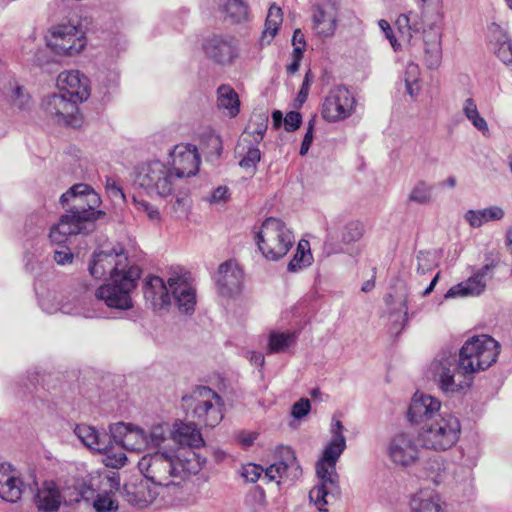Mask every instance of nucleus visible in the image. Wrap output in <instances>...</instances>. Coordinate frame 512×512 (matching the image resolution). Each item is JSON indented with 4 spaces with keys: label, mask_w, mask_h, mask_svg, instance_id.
<instances>
[{
    "label": "nucleus",
    "mask_w": 512,
    "mask_h": 512,
    "mask_svg": "<svg viewBox=\"0 0 512 512\" xmlns=\"http://www.w3.org/2000/svg\"><path fill=\"white\" fill-rule=\"evenodd\" d=\"M60 203L65 213L49 232V239L55 244L66 243L69 236L93 231L95 221L105 215L104 211L96 209L101 198L88 184L73 185L61 195Z\"/></svg>",
    "instance_id": "nucleus-1"
},
{
    "label": "nucleus",
    "mask_w": 512,
    "mask_h": 512,
    "mask_svg": "<svg viewBox=\"0 0 512 512\" xmlns=\"http://www.w3.org/2000/svg\"><path fill=\"white\" fill-rule=\"evenodd\" d=\"M345 449L346 443H342V440L340 442L330 440L325 446L322 456L316 462V475L320 483L310 490L309 498L320 511H326L327 497L339 492V475L336 471V464Z\"/></svg>",
    "instance_id": "nucleus-2"
},
{
    "label": "nucleus",
    "mask_w": 512,
    "mask_h": 512,
    "mask_svg": "<svg viewBox=\"0 0 512 512\" xmlns=\"http://www.w3.org/2000/svg\"><path fill=\"white\" fill-rule=\"evenodd\" d=\"M460 433L459 419L450 413H442L437 419L417 430V441L424 449L447 451L456 445Z\"/></svg>",
    "instance_id": "nucleus-3"
},
{
    "label": "nucleus",
    "mask_w": 512,
    "mask_h": 512,
    "mask_svg": "<svg viewBox=\"0 0 512 512\" xmlns=\"http://www.w3.org/2000/svg\"><path fill=\"white\" fill-rule=\"evenodd\" d=\"M500 353V344L488 335H478L469 338L459 351L457 359L460 366L474 378V375L484 371L494 364Z\"/></svg>",
    "instance_id": "nucleus-4"
},
{
    "label": "nucleus",
    "mask_w": 512,
    "mask_h": 512,
    "mask_svg": "<svg viewBox=\"0 0 512 512\" xmlns=\"http://www.w3.org/2000/svg\"><path fill=\"white\" fill-rule=\"evenodd\" d=\"M138 468L148 481L159 486L176 484L175 479H182L190 469L175 455L160 451L144 455L138 462Z\"/></svg>",
    "instance_id": "nucleus-5"
},
{
    "label": "nucleus",
    "mask_w": 512,
    "mask_h": 512,
    "mask_svg": "<svg viewBox=\"0 0 512 512\" xmlns=\"http://www.w3.org/2000/svg\"><path fill=\"white\" fill-rule=\"evenodd\" d=\"M255 241L266 259L276 261L288 253L295 242V237L282 220L269 217L255 234Z\"/></svg>",
    "instance_id": "nucleus-6"
},
{
    "label": "nucleus",
    "mask_w": 512,
    "mask_h": 512,
    "mask_svg": "<svg viewBox=\"0 0 512 512\" xmlns=\"http://www.w3.org/2000/svg\"><path fill=\"white\" fill-rule=\"evenodd\" d=\"M278 461L271 464L265 470L262 466L249 463L243 467L242 476L249 482L255 483L262 473L268 481H275L278 484L281 479L294 481L302 475V468L297 460L294 450L289 446H278L276 448Z\"/></svg>",
    "instance_id": "nucleus-7"
},
{
    "label": "nucleus",
    "mask_w": 512,
    "mask_h": 512,
    "mask_svg": "<svg viewBox=\"0 0 512 512\" xmlns=\"http://www.w3.org/2000/svg\"><path fill=\"white\" fill-rule=\"evenodd\" d=\"M140 276L141 269L137 265H132L124 274H115L109 283L98 287L95 297L109 308L129 310L133 307L131 293L136 288Z\"/></svg>",
    "instance_id": "nucleus-8"
},
{
    "label": "nucleus",
    "mask_w": 512,
    "mask_h": 512,
    "mask_svg": "<svg viewBox=\"0 0 512 512\" xmlns=\"http://www.w3.org/2000/svg\"><path fill=\"white\" fill-rule=\"evenodd\" d=\"M431 370L438 387L445 393L462 392L473 382V377L461 368L456 355L443 354L433 361Z\"/></svg>",
    "instance_id": "nucleus-9"
},
{
    "label": "nucleus",
    "mask_w": 512,
    "mask_h": 512,
    "mask_svg": "<svg viewBox=\"0 0 512 512\" xmlns=\"http://www.w3.org/2000/svg\"><path fill=\"white\" fill-rule=\"evenodd\" d=\"M176 181L171 169L158 160L141 165L135 177V184L148 195L159 197L172 195Z\"/></svg>",
    "instance_id": "nucleus-10"
},
{
    "label": "nucleus",
    "mask_w": 512,
    "mask_h": 512,
    "mask_svg": "<svg viewBox=\"0 0 512 512\" xmlns=\"http://www.w3.org/2000/svg\"><path fill=\"white\" fill-rule=\"evenodd\" d=\"M193 398L192 417L198 425L215 427L223 418L222 399L212 389L200 387Z\"/></svg>",
    "instance_id": "nucleus-11"
},
{
    "label": "nucleus",
    "mask_w": 512,
    "mask_h": 512,
    "mask_svg": "<svg viewBox=\"0 0 512 512\" xmlns=\"http://www.w3.org/2000/svg\"><path fill=\"white\" fill-rule=\"evenodd\" d=\"M128 257L121 247L110 251H95L89 262V273L96 279H101L107 274L113 279L115 274H124L130 267Z\"/></svg>",
    "instance_id": "nucleus-12"
},
{
    "label": "nucleus",
    "mask_w": 512,
    "mask_h": 512,
    "mask_svg": "<svg viewBox=\"0 0 512 512\" xmlns=\"http://www.w3.org/2000/svg\"><path fill=\"white\" fill-rule=\"evenodd\" d=\"M47 45L57 54L73 56L80 53L86 40L83 31L72 24H60L51 30Z\"/></svg>",
    "instance_id": "nucleus-13"
},
{
    "label": "nucleus",
    "mask_w": 512,
    "mask_h": 512,
    "mask_svg": "<svg viewBox=\"0 0 512 512\" xmlns=\"http://www.w3.org/2000/svg\"><path fill=\"white\" fill-rule=\"evenodd\" d=\"M417 442V437L406 431L391 436L387 444V455L391 462L404 468L414 465L420 458Z\"/></svg>",
    "instance_id": "nucleus-14"
},
{
    "label": "nucleus",
    "mask_w": 512,
    "mask_h": 512,
    "mask_svg": "<svg viewBox=\"0 0 512 512\" xmlns=\"http://www.w3.org/2000/svg\"><path fill=\"white\" fill-rule=\"evenodd\" d=\"M103 486H109L110 490L119 487V480L116 477L100 473H90L87 476L77 479L73 484V491L66 497L69 503H79L85 501L90 503Z\"/></svg>",
    "instance_id": "nucleus-15"
},
{
    "label": "nucleus",
    "mask_w": 512,
    "mask_h": 512,
    "mask_svg": "<svg viewBox=\"0 0 512 512\" xmlns=\"http://www.w3.org/2000/svg\"><path fill=\"white\" fill-rule=\"evenodd\" d=\"M441 408V402L427 394L416 392L408 406L406 417L411 426L423 428L438 418Z\"/></svg>",
    "instance_id": "nucleus-16"
},
{
    "label": "nucleus",
    "mask_w": 512,
    "mask_h": 512,
    "mask_svg": "<svg viewBox=\"0 0 512 512\" xmlns=\"http://www.w3.org/2000/svg\"><path fill=\"white\" fill-rule=\"evenodd\" d=\"M78 103L65 93L52 94L47 96L42 103L45 113L56 123L76 126L78 119Z\"/></svg>",
    "instance_id": "nucleus-17"
},
{
    "label": "nucleus",
    "mask_w": 512,
    "mask_h": 512,
    "mask_svg": "<svg viewBox=\"0 0 512 512\" xmlns=\"http://www.w3.org/2000/svg\"><path fill=\"white\" fill-rule=\"evenodd\" d=\"M170 169L176 180L196 175L200 157L197 148L191 144H178L170 152Z\"/></svg>",
    "instance_id": "nucleus-18"
},
{
    "label": "nucleus",
    "mask_w": 512,
    "mask_h": 512,
    "mask_svg": "<svg viewBox=\"0 0 512 512\" xmlns=\"http://www.w3.org/2000/svg\"><path fill=\"white\" fill-rule=\"evenodd\" d=\"M354 97L345 87H335L325 98L322 116L330 122H336L349 117L354 107Z\"/></svg>",
    "instance_id": "nucleus-19"
},
{
    "label": "nucleus",
    "mask_w": 512,
    "mask_h": 512,
    "mask_svg": "<svg viewBox=\"0 0 512 512\" xmlns=\"http://www.w3.org/2000/svg\"><path fill=\"white\" fill-rule=\"evenodd\" d=\"M313 30L318 36L330 37L335 33L338 19L337 0H319L311 8Z\"/></svg>",
    "instance_id": "nucleus-20"
},
{
    "label": "nucleus",
    "mask_w": 512,
    "mask_h": 512,
    "mask_svg": "<svg viewBox=\"0 0 512 512\" xmlns=\"http://www.w3.org/2000/svg\"><path fill=\"white\" fill-rule=\"evenodd\" d=\"M167 283L179 310L185 313L194 311L195 290L188 284L187 273L182 268L171 270Z\"/></svg>",
    "instance_id": "nucleus-21"
},
{
    "label": "nucleus",
    "mask_w": 512,
    "mask_h": 512,
    "mask_svg": "<svg viewBox=\"0 0 512 512\" xmlns=\"http://www.w3.org/2000/svg\"><path fill=\"white\" fill-rule=\"evenodd\" d=\"M111 438L123 449L141 452L148 449L147 433L140 427L125 423L110 425Z\"/></svg>",
    "instance_id": "nucleus-22"
},
{
    "label": "nucleus",
    "mask_w": 512,
    "mask_h": 512,
    "mask_svg": "<svg viewBox=\"0 0 512 512\" xmlns=\"http://www.w3.org/2000/svg\"><path fill=\"white\" fill-rule=\"evenodd\" d=\"M60 92L65 93L77 102H83L90 95L89 79L78 70L61 72L57 77Z\"/></svg>",
    "instance_id": "nucleus-23"
},
{
    "label": "nucleus",
    "mask_w": 512,
    "mask_h": 512,
    "mask_svg": "<svg viewBox=\"0 0 512 512\" xmlns=\"http://www.w3.org/2000/svg\"><path fill=\"white\" fill-rule=\"evenodd\" d=\"M203 50L209 59L219 64H229L237 57V45L232 37L214 35L205 41Z\"/></svg>",
    "instance_id": "nucleus-24"
},
{
    "label": "nucleus",
    "mask_w": 512,
    "mask_h": 512,
    "mask_svg": "<svg viewBox=\"0 0 512 512\" xmlns=\"http://www.w3.org/2000/svg\"><path fill=\"white\" fill-rule=\"evenodd\" d=\"M25 485L19 473L7 463L0 464V498L6 502H18Z\"/></svg>",
    "instance_id": "nucleus-25"
},
{
    "label": "nucleus",
    "mask_w": 512,
    "mask_h": 512,
    "mask_svg": "<svg viewBox=\"0 0 512 512\" xmlns=\"http://www.w3.org/2000/svg\"><path fill=\"white\" fill-rule=\"evenodd\" d=\"M242 280L243 272L236 263L227 261L219 266L216 283L222 296L231 297L239 293Z\"/></svg>",
    "instance_id": "nucleus-26"
},
{
    "label": "nucleus",
    "mask_w": 512,
    "mask_h": 512,
    "mask_svg": "<svg viewBox=\"0 0 512 512\" xmlns=\"http://www.w3.org/2000/svg\"><path fill=\"white\" fill-rule=\"evenodd\" d=\"M492 269V265L486 264L475 272L465 282H461L451 287L445 294V298H455L464 296H479L484 292L487 285V276Z\"/></svg>",
    "instance_id": "nucleus-27"
},
{
    "label": "nucleus",
    "mask_w": 512,
    "mask_h": 512,
    "mask_svg": "<svg viewBox=\"0 0 512 512\" xmlns=\"http://www.w3.org/2000/svg\"><path fill=\"white\" fill-rule=\"evenodd\" d=\"M170 288L162 278L149 276L144 284L143 293L147 302H150L154 310L166 309L171 304Z\"/></svg>",
    "instance_id": "nucleus-28"
},
{
    "label": "nucleus",
    "mask_w": 512,
    "mask_h": 512,
    "mask_svg": "<svg viewBox=\"0 0 512 512\" xmlns=\"http://www.w3.org/2000/svg\"><path fill=\"white\" fill-rule=\"evenodd\" d=\"M487 38L493 53L504 64H512V43L506 30L496 23H491L487 28Z\"/></svg>",
    "instance_id": "nucleus-29"
},
{
    "label": "nucleus",
    "mask_w": 512,
    "mask_h": 512,
    "mask_svg": "<svg viewBox=\"0 0 512 512\" xmlns=\"http://www.w3.org/2000/svg\"><path fill=\"white\" fill-rule=\"evenodd\" d=\"M64 501L66 498L54 481H44L34 496V504L42 512H56Z\"/></svg>",
    "instance_id": "nucleus-30"
},
{
    "label": "nucleus",
    "mask_w": 512,
    "mask_h": 512,
    "mask_svg": "<svg viewBox=\"0 0 512 512\" xmlns=\"http://www.w3.org/2000/svg\"><path fill=\"white\" fill-rule=\"evenodd\" d=\"M156 495L157 493L144 480L126 483L123 487L124 500L138 509L149 506L155 500Z\"/></svg>",
    "instance_id": "nucleus-31"
},
{
    "label": "nucleus",
    "mask_w": 512,
    "mask_h": 512,
    "mask_svg": "<svg viewBox=\"0 0 512 512\" xmlns=\"http://www.w3.org/2000/svg\"><path fill=\"white\" fill-rule=\"evenodd\" d=\"M410 512H445V503L441 496L431 489H420L411 495Z\"/></svg>",
    "instance_id": "nucleus-32"
},
{
    "label": "nucleus",
    "mask_w": 512,
    "mask_h": 512,
    "mask_svg": "<svg viewBox=\"0 0 512 512\" xmlns=\"http://www.w3.org/2000/svg\"><path fill=\"white\" fill-rule=\"evenodd\" d=\"M74 433L78 439L91 450L102 452L107 451L109 448L111 434L100 433L94 427L86 424L76 425Z\"/></svg>",
    "instance_id": "nucleus-33"
},
{
    "label": "nucleus",
    "mask_w": 512,
    "mask_h": 512,
    "mask_svg": "<svg viewBox=\"0 0 512 512\" xmlns=\"http://www.w3.org/2000/svg\"><path fill=\"white\" fill-rule=\"evenodd\" d=\"M423 60L428 69H437L442 60L441 34L438 31H424Z\"/></svg>",
    "instance_id": "nucleus-34"
},
{
    "label": "nucleus",
    "mask_w": 512,
    "mask_h": 512,
    "mask_svg": "<svg viewBox=\"0 0 512 512\" xmlns=\"http://www.w3.org/2000/svg\"><path fill=\"white\" fill-rule=\"evenodd\" d=\"M217 108L231 118L240 112V100L236 91L229 85H221L217 89Z\"/></svg>",
    "instance_id": "nucleus-35"
},
{
    "label": "nucleus",
    "mask_w": 512,
    "mask_h": 512,
    "mask_svg": "<svg viewBox=\"0 0 512 512\" xmlns=\"http://www.w3.org/2000/svg\"><path fill=\"white\" fill-rule=\"evenodd\" d=\"M504 210L499 206H491L481 210H468L465 220L474 228L481 227L489 221L500 220L504 217Z\"/></svg>",
    "instance_id": "nucleus-36"
},
{
    "label": "nucleus",
    "mask_w": 512,
    "mask_h": 512,
    "mask_svg": "<svg viewBox=\"0 0 512 512\" xmlns=\"http://www.w3.org/2000/svg\"><path fill=\"white\" fill-rule=\"evenodd\" d=\"M297 340L294 331H272L268 338V353H282L293 346Z\"/></svg>",
    "instance_id": "nucleus-37"
},
{
    "label": "nucleus",
    "mask_w": 512,
    "mask_h": 512,
    "mask_svg": "<svg viewBox=\"0 0 512 512\" xmlns=\"http://www.w3.org/2000/svg\"><path fill=\"white\" fill-rule=\"evenodd\" d=\"M416 2L420 8L423 21L435 26L443 20V0H416Z\"/></svg>",
    "instance_id": "nucleus-38"
},
{
    "label": "nucleus",
    "mask_w": 512,
    "mask_h": 512,
    "mask_svg": "<svg viewBox=\"0 0 512 512\" xmlns=\"http://www.w3.org/2000/svg\"><path fill=\"white\" fill-rule=\"evenodd\" d=\"M417 18V15L412 11L406 14H401L397 18L396 25L403 38L410 40L413 33L425 31L423 21L420 22Z\"/></svg>",
    "instance_id": "nucleus-39"
},
{
    "label": "nucleus",
    "mask_w": 512,
    "mask_h": 512,
    "mask_svg": "<svg viewBox=\"0 0 512 512\" xmlns=\"http://www.w3.org/2000/svg\"><path fill=\"white\" fill-rule=\"evenodd\" d=\"M433 188L432 184L419 180L411 189L408 200L419 205L429 204L433 201Z\"/></svg>",
    "instance_id": "nucleus-40"
},
{
    "label": "nucleus",
    "mask_w": 512,
    "mask_h": 512,
    "mask_svg": "<svg viewBox=\"0 0 512 512\" xmlns=\"http://www.w3.org/2000/svg\"><path fill=\"white\" fill-rule=\"evenodd\" d=\"M112 491L109 486H103L96 497L91 501L96 512H116L118 510V502L113 498Z\"/></svg>",
    "instance_id": "nucleus-41"
},
{
    "label": "nucleus",
    "mask_w": 512,
    "mask_h": 512,
    "mask_svg": "<svg viewBox=\"0 0 512 512\" xmlns=\"http://www.w3.org/2000/svg\"><path fill=\"white\" fill-rule=\"evenodd\" d=\"M404 82L406 92L410 97L415 98L421 90L420 68L416 63L410 62L407 64L404 72Z\"/></svg>",
    "instance_id": "nucleus-42"
},
{
    "label": "nucleus",
    "mask_w": 512,
    "mask_h": 512,
    "mask_svg": "<svg viewBox=\"0 0 512 512\" xmlns=\"http://www.w3.org/2000/svg\"><path fill=\"white\" fill-rule=\"evenodd\" d=\"M311 253L309 249L308 241H300L297 246L296 253L292 260L288 263V270L290 272H297L303 267L310 265L311 263Z\"/></svg>",
    "instance_id": "nucleus-43"
},
{
    "label": "nucleus",
    "mask_w": 512,
    "mask_h": 512,
    "mask_svg": "<svg viewBox=\"0 0 512 512\" xmlns=\"http://www.w3.org/2000/svg\"><path fill=\"white\" fill-rule=\"evenodd\" d=\"M9 87L11 91L7 94V97L10 104L19 110H27L30 104V95L24 87L15 81L9 82Z\"/></svg>",
    "instance_id": "nucleus-44"
},
{
    "label": "nucleus",
    "mask_w": 512,
    "mask_h": 512,
    "mask_svg": "<svg viewBox=\"0 0 512 512\" xmlns=\"http://www.w3.org/2000/svg\"><path fill=\"white\" fill-rule=\"evenodd\" d=\"M177 436L181 444L192 448H199L204 444L200 431L190 425L180 427L177 430Z\"/></svg>",
    "instance_id": "nucleus-45"
},
{
    "label": "nucleus",
    "mask_w": 512,
    "mask_h": 512,
    "mask_svg": "<svg viewBox=\"0 0 512 512\" xmlns=\"http://www.w3.org/2000/svg\"><path fill=\"white\" fill-rule=\"evenodd\" d=\"M463 113L471 121L473 126L479 131L485 133L488 131L486 120L479 114L477 105L472 98H467L463 105Z\"/></svg>",
    "instance_id": "nucleus-46"
},
{
    "label": "nucleus",
    "mask_w": 512,
    "mask_h": 512,
    "mask_svg": "<svg viewBox=\"0 0 512 512\" xmlns=\"http://www.w3.org/2000/svg\"><path fill=\"white\" fill-rule=\"evenodd\" d=\"M227 16L236 23L247 19L248 7L242 0H227L225 4Z\"/></svg>",
    "instance_id": "nucleus-47"
},
{
    "label": "nucleus",
    "mask_w": 512,
    "mask_h": 512,
    "mask_svg": "<svg viewBox=\"0 0 512 512\" xmlns=\"http://www.w3.org/2000/svg\"><path fill=\"white\" fill-rule=\"evenodd\" d=\"M59 310L63 314L67 315L83 316L85 318L95 317L94 312H91L84 308L82 300L80 299H73L72 301L61 303Z\"/></svg>",
    "instance_id": "nucleus-48"
},
{
    "label": "nucleus",
    "mask_w": 512,
    "mask_h": 512,
    "mask_svg": "<svg viewBox=\"0 0 512 512\" xmlns=\"http://www.w3.org/2000/svg\"><path fill=\"white\" fill-rule=\"evenodd\" d=\"M363 236V225L359 221L347 223L342 230V242L349 244L358 241Z\"/></svg>",
    "instance_id": "nucleus-49"
},
{
    "label": "nucleus",
    "mask_w": 512,
    "mask_h": 512,
    "mask_svg": "<svg viewBox=\"0 0 512 512\" xmlns=\"http://www.w3.org/2000/svg\"><path fill=\"white\" fill-rule=\"evenodd\" d=\"M168 435V427L162 424L154 425L150 428L147 433L148 436V448H158L166 440Z\"/></svg>",
    "instance_id": "nucleus-50"
},
{
    "label": "nucleus",
    "mask_w": 512,
    "mask_h": 512,
    "mask_svg": "<svg viewBox=\"0 0 512 512\" xmlns=\"http://www.w3.org/2000/svg\"><path fill=\"white\" fill-rule=\"evenodd\" d=\"M112 439L110 438V445L107 451H102L101 453L106 455L104 463L107 467L119 469L126 464L127 457L123 452H113Z\"/></svg>",
    "instance_id": "nucleus-51"
},
{
    "label": "nucleus",
    "mask_w": 512,
    "mask_h": 512,
    "mask_svg": "<svg viewBox=\"0 0 512 512\" xmlns=\"http://www.w3.org/2000/svg\"><path fill=\"white\" fill-rule=\"evenodd\" d=\"M434 254L427 251H419L417 254V272L425 274L436 267Z\"/></svg>",
    "instance_id": "nucleus-52"
},
{
    "label": "nucleus",
    "mask_w": 512,
    "mask_h": 512,
    "mask_svg": "<svg viewBox=\"0 0 512 512\" xmlns=\"http://www.w3.org/2000/svg\"><path fill=\"white\" fill-rule=\"evenodd\" d=\"M261 159V152L255 146H249L243 158L240 160L239 165L246 169L254 170L257 163Z\"/></svg>",
    "instance_id": "nucleus-53"
},
{
    "label": "nucleus",
    "mask_w": 512,
    "mask_h": 512,
    "mask_svg": "<svg viewBox=\"0 0 512 512\" xmlns=\"http://www.w3.org/2000/svg\"><path fill=\"white\" fill-rule=\"evenodd\" d=\"M133 202L136 209L139 212L145 213L151 221L158 222L160 220V212L155 206L145 200H138L135 197L133 198Z\"/></svg>",
    "instance_id": "nucleus-54"
},
{
    "label": "nucleus",
    "mask_w": 512,
    "mask_h": 512,
    "mask_svg": "<svg viewBox=\"0 0 512 512\" xmlns=\"http://www.w3.org/2000/svg\"><path fill=\"white\" fill-rule=\"evenodd\" d=\"M190 208V199L186 192L180 191L176 194L175 202L173 203V210L177 217L186 216Z\"/></svg>",
    "instance_id": "nucleus-55"
},
{
    "label": "nucleus",
    "mask_w": 512,
    "mask_h": 512,
    "mask_svg": "<svg viewBox=\"0 0 512 512\" xmlns=\"http://www.w3.org/2000/svg\"><path fill=\"white\" fill-rule=\"evenodd\" d=\"M105 189L108 196L113 201H122L125 202V194L121 188V186L117 183V181L112 177H107L105 182Z\"/></svg>",
    "instance_id": "nucleus-56"
},
{
    "label": "nucleus",
    "mask_w": 512,
    "mask_h": 512,
    "mask_svg": "<svg viewBox=\"0 0 512 512\" xmlns=\"http://www.w3.org/2000/svg\"><path fill=\"white\" fill-rule=\"evenodd\" d=\"M311 409L310 401L307 398H301L292 405L291 415L295 419H301L306 416Z\"/></svg>",
    "instance_id": "nucleus-57"
},
{
    "label": "nucleus",
    "mask_w": 512,
    "mask_h": 512,
    "mask_svg": "<svg viewBox=\"0 0 512 512\" xmlns=\"http://www.w3.org/2000/svg\"><path fill=\"white\" fill-rule=\"evenodd\" d=\"M302 122V116L299 112L291 111L284 118V127L288 132L297 130Z\"/></svg>",
    "instance_id": "nucleus-58"
},
{
    "label": "nucleus",
    "mask_w": 512,
    "mask_h": 512,
    "mask_svg": "<svg viewBox=\"0 0 512 512\" xmlns=\"http://www.w3.org/2000/svg\"><path fill=\"white\" fill-rule=\"evenodd\" d=\"M280 25H281V23H276L275 20L266 18L265 29H264L262 37H261L262 43H264L266 41V43L269 44L271 42V40L277 34V31H278V28Z\"/></svg>",
    "instance_id": "nucleus-59"
},
{
    "label": "nucleus",
    "mask_w": 512,
    "mask_h": 512,
    "mask_svg": "<svg viewBox=\"0 0 512 512\" xmlns=\"http://www.w3.org/2000/svg\"><path fill=\"white\" fill-rule=\"evenodd\" d=\"M314 119H311L308 122L307 131L304 135L301 147H300V155L304 156L308 153L311 143L313 141V132H314Z\"/></svg>",
    "instance_id": "nucleus-60"
},
{
    "label": "nucleus",
    "mask_w": 512,
    "mask_h": 512,
    "mask_svg": "<svg viewBox=\"0 0 512 512\" xmlns=\"http://www.w3.org/2000/svg\"><path fill=\"white\" fill-rule=\"evenodd\" d=\"M53 258L57 264L66 265L72 263L74 256L68 248H63L61 250H55Z\"/></svg>",
    "instance_id": "nucleus-61"
},
{
    "label": "nucleus",
    "mask_w": 512,
    "mask_h": 512,
    "mask_svg": "<svg viewBox=\"0 0 512 512\" xmlns=\"http://www.w3.org/2000/svg\"><path fill=\"white\" fill-rule=\"evenodd\" d=\"M311 82H312L311 72L308 71L305 74L301 89L297 95V101L299 102V105H302L306 101L308 94H309Z\"/></svg>",
    "instance_id": "nucleus-62"
},
{
    "label": "nucleus",
    "mask_w": 512,
    "mask_h": 512,
    "mask_svg": "<svg viewBox=\"0 0 512 512\" xmlns=\"http://www.w3.org/2000/svg\"><path fill=\"white\" fill-rule=\"evenodd\" d=\"M343 430H344V426H343L342 422L338 419L333 418V423L331 426V433H332L331 440H334L337 442H340V440H342V443H346V438L343 435Z\"/></svg>",
    "instance_id": "nucleus-63"
},
{
    "label": "nucleus",
    "mask_w": 512,
    "mask_h": 512,
    "mask_svg": "<svg viewBox=\"0 0 512 512\" xmlns=\"http://www.w3.org/2000/svg\"><path fill=\"white\" fill-rule=\"evenodd\" d=\"M228 198V189L226 187H217L209 197L211 203H219Z\"/></svg>",
    "instance_id": "nucleus-64"
}]
</instances>
